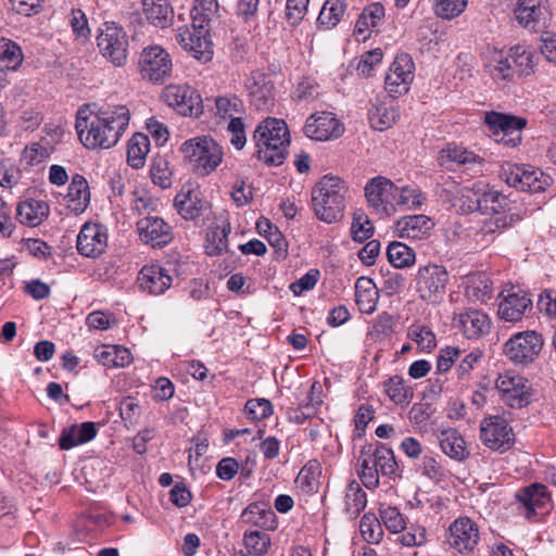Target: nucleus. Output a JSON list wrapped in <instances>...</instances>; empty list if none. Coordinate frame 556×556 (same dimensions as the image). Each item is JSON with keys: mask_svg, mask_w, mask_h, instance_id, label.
Listing matches in <instances>:
<instances>
[{"mask_svg": "<svg viewBox=\"0 0 556 556\" xmlns=\"http://www.w3.org/2000/svg\"><path fill=\"white\" fill-rule=\"evenodd\" d=\"M129 119L130 112L125 105H104L98 112L86 106L77 112L75 129L85 148L110 149L118 142Z\"/></svg>", "mask_w": 556, "mask_h": 556, "instance_id": "f257e3e1", "label": "nucleus"}, {"mask_svg": "<svg viewBox=\"0 0 556 556\" xmlns=\"http://www.w3.org/2000/svg\"><path fill=\"white\" fill-rule=\"evenodd\" d=\"M535 52L530 47L517 45L509 50L488 49L484 66L498 85H506L533 73Z\"/></svg>", "mask_w": 556, "mask_h": 556, "instance_id": "f03ea898", "label": "nucleus"}, {"mask_svg": "<svg viewBox=\"0 0 556 556\" xmlns=\"http://www.w3.org/2000/svg\"><path fill=\"white\" fill-rule=\"evenodd\" d=\"M256 155L269 166L281 165L290 144V134L287 124L282 119L267 117L255 128L252 137Z\"/></svg>", "mask_w": 556, "mask_h": 556, "instance_id": "7ed1b4c3", "label": "nucleus"}, {"mask_svg": "<svg viewBox=\"0 0 556 556\" xmlns=\"http://www.w3.org/2000/svg\"><path fill=\"white\" fill-rule=\"evenodd\" d=\"M346 184L338 176H324L312 190V205L316 217L327 224L343 216L348 193Z\"/></svg>", "mask_w": 556, "mask_h": 556, "instance_id": "20e7f679", "label": "nucleus"}, {"mask_svg": "<svg viewBox=\"0 0 556 556\" xmlns=\"http://www.w3.org/2000/svg\"><path fill=\"white\" fill-rule=\"evenodd\" d=\"M359 469L357 470L362 483L368 490H375L380 483V475L393 477L399 466L393 451L384 444H378L375 448L368 446L363 448L358 458Z\"/></svg>", "mask_w": 556, "mask_h": 556, "instance_id": "39448f33", "label": "nucleus"}, {"mask_svg": "<svg viewBox=\"0 0 556 556\" xmlns=\"http://www.w3.org/2000/svg\"><path fill=\"white\" fill-rule=\"evenodd\" d=\"M179 151L184 161L199 176H206L214 172L224 156L222 147L208 136L186 140L181 143Z\"/></svg>", "mask_w": 556, "mask_h": 556, "instance_id": "423d86ee", "label": "nucleus"}, {"mask_svg": "<svg viewBox=\"0 0 556 556\" xmlns=\"http://www.w3.org/2000/svg\"><path fill=\"white\" fill-rule=\"evenodd\" d=\"M479 212L485 215H492L482 227L485 233H493L497 230L511 227L515 223L522 217L518 214L511 213L510 210L506 211L508 204L507 198L501 192L491 188L488 184L483 182L480 194Z\"/></svg>", "mask_w": 556, "mask_h": 556, "instance_id": "0eeeda50", "label": "nucleus"}, {"mask_svg": "<svg viewBox=\"0 0 556 556\" xmlns=\"http://www.w3.org/2000/svg\"><path fill=\"white\" fill-rule=\"evenodd\" d=\"M500 177L510 187L526 192H542L551 184V177L531 165L504 163Z\"/></svg>", "mask_w": 556, "mask_h": 556, "instance_id": "6e6552de", "label": "nucleus"}, {"mask_svg": "<svg viewBox=\"0 0 556 556\" xmlns=\"http://www.w3.org/2000/svg\"><path fill=\"white\" fill-rule=\"evenodd\" d=\"M101 54L115 66H123L128 58V36L114 22H105L97 37Z\"/></svg>", "mask_w": 556, "mask_h": 556, "instance_id": "1a4fd4ad", "label": "nucleus"}, {"mask_svg": "<svg viewBox=\"0 0 556 556\" xmlns=\"http://www.w3.org/2000/svg\"><path fill=\"white\" fill-rule=\"evenodd\" d=\"M399 187L390 179L377 176L368 180L365 186V197L372 213L380 218L395 214V200Z\"/></svg>", "mask_w": 556, "mask_h": 556, "instance_id": "9d476101", "label": "nucleus"}, {"mask_svg": "<svg viewBox=\"0 0 556 556\" xmlns=\"http://www.w3.org/2000/svg\"><path fill=\"white\" fill-rule=\"evenodd\" d=\"M450 275L446 268L439 264H427L418 268L416 290L421 300L439 303L446 290Z\"/></svg>", "mask_w": 556, "mask_h": 556, "instance_id": "9b49d317", "label": "nucleus"}, {"mask_svg": "<svg viewBox=\"0 0 556 556\" xmlns=\"http://www.w3.org/2000/svg\"><path fill=\"white\" fill-rule=\"evenodd\" d=\"M138 66L142 79L159 84L164 83L170 76L173 62L169 53L163 47L153 45L141 51Z\"/></svg>", "mask_w": 556, "mask_h": 556, "instance_id": "f8f14e48", "label": "nucleus"}, {"mask_svg": "<svg viewBox=\"0 0 556 556\" xmlns=\"http://www.w3.org/2000/svg\"><path fill=\"white\" fill-rule=\"evenodd\" d=\"M176 41L201 63H207L213 58V45L204 24L193 22L191 28L178 27Z\"/></svg>", "mask_w": 556, "mask_h": 556, "instance_id": "ddd939ff", "label": "nucleus"}, {"mask_svg": "<svg viewBox=\"0 0 556 556\" xmlns=\"http://www.w3.org/2000/svg\"><path fill=\"white\" fill-rule=\"evenodd\" d=\"M513 15L519 26L530 31L547 27L552 11L548 0H516Z\"/></svg>", "mask_w": 556, "mask_h": 556, "instance_id": "4468645a", "label": "nucleus"}, {"mask_svg": "<svg viewBox=\"0 0 556 556\" xmlns=\"http://www.w3.org/2000/svg\"><path fill=\"white\" fill-rule=\"evenodd\" d=\"M543 348V338L533 330L522 331L514 334L505 343V354L515 364L532 363Z\"/></svg>", "mask_w": 556, "mask_h": 556, "instance_id": "2eb2a0df", "label": "nucleus"}, {"mask_svg": "<svg viewBox=\"0 0 556 556\" xmlns=\"http://www.w3.org/2000/svg\"><path fill=\"white\" fill-rule=\"evenodd\" d=\"M163 99L184 116L198 117L203 113V102L197 89L189 85H169L163 91Z\"/></svg>", "mask_w": 556, "mask_h": 556, "instance_id": "dca6fc26", "label": "nucleus"}, {"mask_svg": "<svg viewBox=\"0 0 556 556\" xmlns=\"http://www.w3.org/2000/svg\"><path fill=\"white\" fill-rule=\"evenodd\" d=\"M480 438L491 450L505 452L514 443V433L508 421L503 416H490L480 425Z\"/></svg>", "mask_w": 556, "mask_h": 556, "instance_id": "f3484780", "label": "nucleus"}, {"mask_svg": "<svg viewBox=\"0 0 556 556\" xmlns=\"http://www.w3.org/2000/svg\"><path fill=\"white\" fill-rule=\"evenodd\" d=\"M519 511L527 519L544 515L551 508V496L544 484L533 483L516 493Z\"/></svg>", "mask_w": 556, "mask_h": 556, "instance_id": "a211bd4d", "label": "nucleus"}, {"mask_svg": "<svg viewBox=\"0 0 556 556\" xmlns=\"http://www.w3.org/2000/svg\"><path fill=\"white\" fill-rule=\"evenodd\" d=\"M485 124L501 136L497 141L504 146L515 148L521 142V129L526 126V119L490 112L485 114Z\"/></svg>", "mask_w": 556, "mask_h": 556, "instance_id": "6ab92c4d", "label": "nucleus"}, {"mask_svg": "<svg viewBox=\"0 0 556 556\" xmlns=\"http://www.w3.org/2000/svg\"><path fill=\"white\" fill-rule=\"evenodd\" d=\"M303 131L313 140L327 141L342 136L344 126L333 113L323 111L307 117Z\"/></svg>", "mask_w": 556, "mask_h": 556, "instance_id": "aec40b11", "label": "nucleus"}, {"mask_svg": "<svg viewBox=\"0 0 556 556\" xmlns=\"http://www.w3.org/2000/svg\"><path fill=\"white\" fill-rule=\"evenodd\" d=\"M415 64L407 53H400L395 56L389 72L386 75V90L390 96L395 97L406 92L414 79Z\"/></svg>", "mask_w": 556, "mask_h": 556, "instance_id": "412c9836", "label": "nucleus"}, {"mask_svg": "<svg viewBox=\"0 0 556 556\" xmlns=\"http://www.w3.org/2000/svg\"><path fill=\"white\" fill-rule=\"evenodd\" d=\"M452 324L454 328L469 340H477L489 334L492 327L489 316L476 308H466L455 313Z\"/></svg>", "mask_w": 556, "mask_h": 556, "instance_id": "4be33fe9", "label": "nucleus"}, {"mask_svg": "<svg viewBox=\"0 0 556 556\" xmlns=\"http://www.w3.org/2000/svg\"><path fill=\"white\" fill-rule=\"evenodd\" d=\"M495 386L506 405L521 408L530 403L529 387L522 377L506 372L498 376Z\"/></svg>", "mask_w": 556, "mask_h": 556, "instance_id": "5701e85b", "label": "nucleus"}, {"mask_svg": "<svg viewBox=\"0 0 556 556\" xmlns=\"http://www.w3.org/2000/svg\"><path fill=\"white\" fill-rule=\"evenodd\" d=\"M250 101L258 111L270 109L275 102V87L269 74L254 71L245 80Z\"/></svg>", "mask_w": 556, "mask_h": 556, "instance_id": "b1692460", "label": "nucleus"}, {"mask_svg": "<svg viewBox=\"0 0 556 556\" xmlns=\"http://www.w3.org/2000/svg\"><path fill=\"white\" fill-rule=\"evenodd\" d=\"M497 315L501 319L509 323L521 320L527 309L532 307V300L528 292L519 288H510L500 294Z\"/></svg>", "mask_w": 556, "mask_h": 556, "instance_id": "393cba45", "label": "nucleus"}, {"mask_svg": "<svg viewBox=\"0 0 556 556\" xmlns=\"http://www.w3.org/2000/svg\"><path fill=\"white\" fill-rule=\"evenodd\" d=\"M108 248V232L100 224H85L77 236V251L86 256L96 258Z\"/></svg>", "mask_w": 556, "mask_h": 556, "instance_id": "a878e982", "label": "nucleus"}, {"mask_svg": "<svg viewBox=\"0 0 556 556\" xmlns=\"http://www.w3.org/2000/svg\"><path fill=\"white\" fill-rule=\"evenodd\" d=\"M447 542L459 553L473 551L479 542L477 525L468 517L457 518L450 526Z\"/></svg>", "mask_w": 556, "mask_h": 556, "instance_id": "bb28decb", "label": "nucleus"}, {"mask_svg": "<svg viewBox=\"0 0 556 556\" xmlns=\"http://www.w3.org/2000/svg\"><path fill=\"white\" fill-rule=\"evenodd\" d=\"M140 240L151 247H164L173 239L172 227L157 216H146L137 222Z\"/></svg>", "mask_w": 556, "mask_h": 556, "instance_id": "cd10ccee", "label": "nucleus"}, {"mask_svg": "<svg viewBox=\"0 0 556 556\" xmlns=\"http://www.w3.org/2000/svg\"><path fill=\"white\" fill-rule=\"evenodd\" d=\"M438 161L441 166H448V163H455L465 170L477 175L482 172L484 159L468 149L454 143L447 144L439 152Z\"/></svg>", "mask_w": 556, "mask_h": 556, "instance_id": "c85d7f7f", "label": "nucleus"}, {"mask_svg": "<svg viewBox=\"0 0 556 556\" xmlns=\"http://www.w3.org/2000/svg\"><path fill=\"white\" fill-rule=\"evenodd\" d=\"M138 285L150 294H163L173 283L168 271L160 265H146L139 271Z\"/></svg>", "mask_w": 556, "mask_h": 556, "instance_id": "c756f323", "label": "nucleus"}, {"mask_svg": "<svg viewBox=\"0 0 556 556\" xmlns=\"http://www.w3.org/2000/svg\"><path fill=\"white\" fill-rule=\"evenodd\" d=\"M174 203L177 212L187 220L199 218L210 208L208 202L202 199L199 190L194 189L177 193Z\"/></svg>", "mask_w": 556, "mask_h": 556, "instance_id": "7c9ffc66", "label": "nucleus"}, {"mask_svg": "<svg viewBox=\"0 0 556 556\" xmlns=\"http://www.w3.org/2000/svg\"><path fill=\"white\" fill-rule=\"evenodd\" d=\"M433 226V222L426 215H409L396 222L395 231L400 238L418 240L428 235Z\"/></svg>", "mask_w": 556, "mask_h": 556, "instance_id": "2f4dec72", "label": "nucleus"}, {"mask_svg": "<svg viewBox=\"0 0 556 556\" xmlns=\"http://www.w3.org/2000/svg\"><path fill=\"white\" fill-rule=\"evenodd\" d=\"M240 519L245 525L265 530L276 528V515L271 507L264 502H254L248 505L241 513Z\"/></svg>", "mask_w": 556, "mask_h": 556, "instance_id": "473e14b6", "label": "nucleus"}, {"mask_svg": "<svg viewBox=\"0 0 556 556\" xmlns=\"http://www.w3.org/2000/svg\"><path fill=\"white\" fill-rule=\"evenodd\" d=\"M97 435L94 422L85 421L80 425H72L62 430L59 438V446L63 451L87 443Z\"/></svg>", "mask_w": 556, "mask_h": 556, "instance_id": "72a5a7b5", "label": "nucleus"}, {"mask_svg": "<svg viewBox=\"0 0 556 556\" xmlns=\"http://www.w3.org/2000/svg\"><path fill=\"white\" fill-rule=\"evenodd\" d=\"M144 18L155 27H167L174 21V10L168 0H141Z\"/></svg>", "mask_w": 556, "mask_h": 556, "instance_id": "f704fd0d", "label": "nucleus"}, {"mask_svg": "<svg viewBox=\"0 0 556 556\" xmlns=\"http://www.w3.org/2000/svg\"><path fill=\"white\" fill-rule=\"evenodd\" d=\"M49 205L41 200L28 199L21 202L16 207V219L30 227L42 224L49 216Z\"/></svg>", "mask_w": 556, "mask_h": 556, "instance_id": "c9c22d12", "label": "nucleus"}, {"mask_svg": "<svg viewBox=\"0 0 556 556\" xmlns=\"http://www.w3.org/2000/svg\"><path fill=\"white\" fill-rule=\"evenodd\" d=\"M67 207L75 214L83 213L90 202L88 181L81 175H75L65 197Z\"/></svg>", "mask_w": 556, "mask_h": 556, "instance_id": "e433bc0d", "label": "nucleus"}, {"mask_svg": "<svg viewBox=\"0 0 556 556\" xmlns=\"http://www.w3.org/2000/svg\"><path fill=\"white\" fill-rule=\"evenodd\" d=\"M379 299L378 289L372 279L359 277L355 282V301L359 311L364 314H371L377 308Z\"/></svg>", "mask_w": 556, "mask_h": 556, "instance_id": "4c0bfd02", "label": "nucleus"}, {"mask_svg": "<svg viewBox=\"0 0 556 556\" xmlns=\"http://www.w3.org/2000/svg\"><path fill=\"white\" fill-rule=\"evenodd\" d=\"M442 452L448 457L462 462L469 456L465 440L455 429L444 430L439 434Z\"/></svg>", "mask_w": 556, "mask_h": 556, "instance_id": "58836bf2", "label": "nucleus"}, {"mask_svg": "<svg viewBox=\"0 0 556 556\" xmlns=\"http://www.w3.org/2000/svg\"><path fill=\"white\" fill-rule=\"evenodd\" d=\"M481 188H483V181H476L470 187L464 186L451 202V205L462 214H470L479 211V194Z\"/></svg>", "mask_w": 556, "mask_h": 556, "instance_id": "ea45409f", "label": "nucleus"}, {"mask_svg": "<svg viewBox=\"0 0 556 556\" xmlns=\"http://www.w3.org/2000/svg\"><path fill=\"white\" fill-rule=\"evenodd\" d=\"M367 506V494L355 480L351 481L344 492V513L356 519Z\"/></svg>", "mask_w": 556, "mask_h": 556, "instance_id": "a19ab883", "label": "nucleus"}, {"mask_svg": "<svg viewBox=\"0 0 556 556\" xmlns=\"http://www.w3.org/2000/svg\"><path fill=\"white\" fill-rule=\"evenodd\" d=\"M215 115L222 121L230 122L231 118H241L245 113L242 100L236 94H224L216 97Z\"/></svg>", "mask_w": 556, "mask_h": 556, "instance_id": "79ce46f5", "label": "nucleus"}, {"mask_svg": "<svg viewBox=\"0 0 556 556\" xmlns=\"http://www.w3.org/2000/svg\"><path fill=\"white\" fill-rule=\"evenodd\" d=\"M384 392L396 405L406 406L413 397L414 391L401 376H393L383 382Z\"/></svg>", "mask_w": 556, "mask_h": 556, "instance_id": "37998d69", "label": "nucleus"}, {"mask_svg": "<svg viewBox=\"0 0 556 556\" xmlns=\"http://www.w3.org/2000/svg\"><path fill=\"white\" fill-rule=\"evenodd\" d=\"M150 151V140L147 135L135 134L127 146V163L132 168H141L146 164Z\"/></svg>", "mask_w": 556, "mask_h": 556, "instance_id": "c03bdc74", "label": "nucleus"}, {"mask_svg": "<svg viewBox=\"0 0 556 556\" xmlns=\"http://www.w3.org/2000/svg\"><path fill=\"white\" fill-rule=\"evenodd\" d=\"M231 231V226L228 220H223L207 232L206 236V253L211 256L220 255L228 249V235Z\"/></svg>", "mask_w": 556, "mask_h": 556, "instance_id": "a18cd8bd", "label": "nucleus"}, {"mask_svg": "<svg viewBox=\"0 0 556 556\" xmlns=\"http://www.w3.org/2000/svg\"><path fill=\"white\" fill-rule=\"evenodd\" d=\"M397 112L392 104L378 103L369 111L371 126L379 131L390 128L397 118Z\"/></svg>", "mask_w": 556, "mask_h": 556, "instance_id": "49530a36", "label": "nucleus"}, {"mask_svg": "<svg viewBox=\"0 0 556 556\" xmlns=\"http://www.w3.org/2000/svg\"><path fill=\"white\" fill-rule=\"evenodd\" d=\"M389 262L396 268H406L415 263V251L405 243L391 242L387 250Z\"/></svg>", "mask_w": 556, "mask_h": 556, "instance_id": "de8ad7c7", "label": "nucleus"}, {"mask_svg": "<svg viewBox=\"0 0 556 556\" xmlns=\"http://www.w3.org/2000/svg\"><path fill=\"white\" fill-rule=\"evenodd\" d=\"M383 17L384 7L379 2L371 3L364 9L363 13L358 17L355 25V31L357 34H365L369 31L370 28L378 26Z\"/></svg>", "mask_w": 556, "mask_h": 556, "instance_id": "09e8293b", "label": "nucleus"}, {"mask_svg": "<svg viewBox=\"0 0 556 556\" xmlns=\"http://www.w3.org/2000/svg\"><path fill=\"white\" fill-rule=\"evenodd\" d=\"M344 11L345 4L342 0H326L317 17V23L330 29L341 21Z\"/></svg>", "mask_w": 556, "mask_h": 556, "instance_id": "8fccbe9b", "label": "nucleus"}, {"mask_svg": "<svg viewBox=\"0 0 556 556\" xmlns=\"http://www.w3.org/2000/svg\"><path fill=\"white\" fill-rule=\"evenodd\" d=\"M407 338L422 352H431L437 346L434 332L426 325L413 324L407 329Z\"/></svg>", "mask_w": 556, "mask_h": 556, "instance_id": "3c124183", "label": "nucleus"}, {"mask_svg": "<svg viewBox=\"0 0 556 556\" xmlns=\"http://www.w3.org/2000/svg\"><path fill=\"white\" fill-rule=\"evenodd\" d=\"M379 518L391 533H401L406 529V519L395 506L381 504Z\"/></svg>", "mask_w": 556, "mask_h": 556, "instance_id": "603ef678", "label": "nucleus"}, {"mask_svg": "<svg viewBox=\"0 0 556 556\" xmlns=\"http://www.w3.org/2000/svg\"><path fill=\"white\" fill-rule=\"evenodd\" d=\"M359 532L366 542L378 544L383 536L380 518L371 513L364 514L359 521Z\"/></svg>", "mask_w": 556, "mask_h": 556, "instance_id": "864d4df0", "label": "nucleus"}, {"mask_svg": "<svg viewBox=\"0 0 556 556\" xmlns=\"http://www.w3.org/2000/svg\"><path fill=\"white\" fill-rule=\"evenodd\" d=\"M426 201V197L416 186L399 187V193L395 200V207L403 206L407 210H418Z\"/></svg>", "mask_w": 556, "mask_h": 556, "instance_id": "5fc2aeb1", "label": "nucleus"}, {"mask_svg": "<svg viewBox=\"0 0 556 556\" xmlns=\"http://www.w3.org/2000/svg\"><path fill=\"white\" fill-rule=\"evenodd\" d=\"M243 544L250 555L264 556L270 546V538L262 531H250L244 533Z\"/></svg>", "mask_w": 556, "mask_h": 556, "instance_id": "6e6d98bb", "label": "nucleus"}, {"mask_svg": "<svg viewBox=\"0 0 556 556\" xmlns=\"http://www.w3.org/2000/svg\"><path fill=\"white\" fill-rule=\"evenodd\" d=\"M420 470L434 483L443 482L450 477V471L437 458L428 455L422 457Z\"/></svg>", "mask_w": 556, "mask_h": 556, "instance_id": "4d7b16f0", "label": "nucleus"}, {"mask_svg": "<svg viewBox=\"0 0 556 556\" xmlns=\"http://www.w3.org/2000/svg\"><path fill=\"white\" fill-rule=\"evenodd\" d=\"M468 0H433L437 16L451 20L464 12Z\"/></svg>", "mask_w": 556, "mask_h": 556, "instance_id": "13d9d810", "label": "nucleus"}, {"mask_svg": "<svg viewBox=\"0 0 556 556\" xmlns=\"http://www.w3.org/2000/svg\"><path fill=\"white\" fill-rule=\"evenodd\" d=\"M0 59L7 62V66L16 70L23 62L21 47L10 39L0 40Z\"/></svg>", "mask_w": 556, "mask_h": 556, "instance_id": "bf43d9fd", "label": "nucleus"}, {"mask_svg": "<svg viewBox=\"0 0 556 556\" xmlns=\"http://www.w3.org/2000/svg\"><path fill=\"white\" fill-rule=\"evenodd\" d=\"M150 173L153 184L160 186L163 189L169 188L172 186L173 174L168 167V162L165 159H155L152 162Z\"/></svg>", "mask_w": 556, "mask_h": 556, "instance_id": "052dcab7", "label": "nucleus"}, {"mask_svg": "<svg viewBox=\"0 0 556 556\" xmlns=\"http://www.w3.org/2000/svg\"><path fill=\"white\" fill-rule=\"evenodd\" d=\"M463 186H460L452 176H441L435 184V194L442 201L450 203L459 193Z\"/></svg>", "mask_w": 556, "mask_h": 556, "instance_id": "680f3d73", "label": "nucleus"}, {"mask_svg": "<svg viewBox=\"0 0 556 556\" xmlns=\"http://www.w3.org/2000/svg\"><path fill=\"white\" fill-rule=\"evenodd\" d=\"M244 412L252 420H262L273 414V405L266 399H251L245 403Z\"/></svg>", "mask_w": 556, "mask_h": 556, "instance_id": "e2e57ef3", "label": "nucleus"}, {"mask_svg": "<svg viewBox=\"0 0 556 556\" xmlns=\"http://www.w3.org/2000/svg\"><path fill=\"white\" fill-rule=\"evenodd\" d=\"M404 531L399 540L404 546H421L427 541V530L420 525L406 526Z\"/></svg>", "mask_w": 556, "mask_h": 556, "instance_id": "0e129e2a", "label": "nucleus"}, {"mask_svg": "<svg viewBox=\"0 0 556 556\" xmlns=\"http://www.w3.org/2000/svg\"><path fill=\"white\" fill-rule=\"evenodd\" d=\"M394 331L393 317L388 313H381L374 320L370 334L375 339H384L390 337Z\"/></svg>", "mask_w": 556, "mask_h": 556, "instance_id": "69168bd1", "label": "nucleus"}, {"mask_svg": "<svg viewBox=\"0 0 556 556\" xmlns=\"http://www.w3.org/2000/svg\"><path fill=\"white\" fill-rule=\"evenodd\" d=\"M352 238L355 241L363 242L370 238L374 233V226L367 216L359 214L355 215L352 223Z\"/></svg>", "mask_w": 556, "mask_h": 556, "instance_id": "338daca9", "label": "nucleus"}, {"mask_svg": "<svg viewBox=\"0 0 556 556\" xmlns=\"http://www.w3.org/2000/svg\"><path fill=\"white\" fill-rule=\"evenodd\" d=\"M382 50L376 48L362 54L356 71L359 75L369 76L376 65L382 61Z\"/></svg>", "mask_w": 556, "mask_h": 556, "instance_id": "774afa93", "label": "nucleus"}]
</instances>
